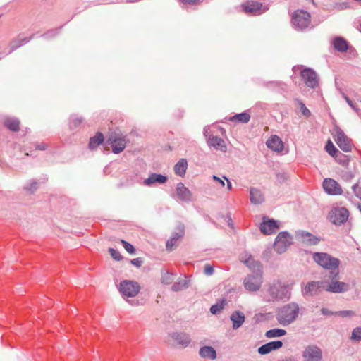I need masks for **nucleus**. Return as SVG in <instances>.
<instances>
[{"instance_id": "1", "label": "nucleus", "mask_w": 361, "mask_h": 361, "mask_svg": "<svg viewBox=\"0 0 361 361\" xmlns=\"http://www.w3.org/2000/svg\"><path fill=\"white\" fill-rule=\"evenodd\" d=\"M241 261L250 268L257 267V271H260V265L256 262L251 256H249L246 259H244L243 257L241 256ZM262 283V274L260 272H257L255 274L250 275L245 279L244 286L249 291H256L259 289Z\"/></svg>"}, {"instance_id": "2", "label": "nucleus", "mask_w": 361, "mask_h": 361, "mask_svg": "<svg viewBox=\"0 0 361 361\" xmlns=\"http://www.w3.org/2000/svg\"><path fill=\"white\" fill-rule=\"evenodd\" d=\"M298 312L299 307L298 305L294 303L288 304L279 310L276 315V319L280 324L286 326L295 320Z\"/></svg>"}, {"instance_id": "3", "label": "nucleus", "mask_w": 361, "mask_h": 361, "mask_svg": "<svg viewBox=\"0 0 361 361\" xmlns=\"http://www.w3.org/2000/svg\"><path fill=\"white\" fill-rule=\"evenodd\" d=\"M310 14L304 10H296L291 16V22L298 30L307 28L310 23Z\"/></svg>"}, {"instance_id": "4", "label": "nucleus", "mask_w": 361, "mask_h": 361, "mask_svg": "<svg viewBox=\"0 0 361 361\" xmlns=\"http://www.w3.org/2000/svg\"><path fill=\"white\" fill-rule=\"evenodd\" d=\"M313 259L319 265L326 269H337L340 263L337 258L324 252L315 253Z\"/></svg>"}, {"instance_id": "5", "label": "nucleus", "mask_w": 361, "mask_h": 361, "mask_svg": "<svg viewBox=\"0 0 361 361\" xmlns=\"http://www.w3.org/2000/svg\"><path fill=\"white\" fill-rule=\"evenodd\" d=\"M140 290L139 283L136 281L125 280L121 282L119 291L126 297L133 298L136 296Z\"/></svg>"}, {"instance_id": "6", "label": "nucleus", "mask_w": 361, "mask_h": 361, "mask_svg": "<svg viewBox=\"0 0 361 361\" xmlns=\"http://www.w3.org/2000/svg\"><path fill=\"white\" fill-rule=\"evenodd\" d=\"M107 142L111 146L112 151L115 154L123 152L127 143L125 136L116 133H113L109 135Z\"/></svg>"}, {"instance_id": "7", "label": "nucleus", "mask_w": 361, "mask_h": 361, "mask_svg": "<svg viewBox=\"0 0 361 361\" xmlns=\"http://www.w3.org/2000/svg\"><path fill=\"white\" fill-rule=\"evenodd\" d=\"M349 216V212L345 207H334L329 214V219L334 224L345 223Z\"/></svg>"}, {"instance_id": "8", "label": "nucleus", "mask_w": 361, "mask_h": 361, "mask_svg": "<svg viewBox=\"0 0 361 361\" xmlns=\"http://www.w3.org/2000/svg\"><path fill=\"white\" fill-rule=\"evenodd\" d=\"M334 140L338 146L343 152H349L352 150L351 140L348 136L340 129H336L334 134Z\"/></svg>"}, {"instance_id": "9", "label": "nucleus", "mask_w": 361, "mask_h": 361, "mask_svg": "<svg viewBox=\"0 0 361 361\" xmlns=\"http://www.w3.org/2000/svg\"><path fill=\"white\" fill-rule=\"evenodd\" d=\"M292 238L286 232L280 233L276 238V240L274 245L275 250L278 253H282L285 252L287 247L291 243Z\"/></svg>"}, {"instance_id": "10", "label": "nucleus", "mask_w": 361, "mask_h": 361, "mask_svg": "<svg viewBox=\"0 0 361 361\" xmlns=\"http://www.w3.org/2000/svg\"><path fill=\"white\" fill-rule=\"evenodd\" d=\"M304 361H321L322 353L317 345H311L305 348L302 353Z\"/></svg>"}, {"instance_id": "11", "label": "nucleus", "mask_w": 361, "mask_h": 361, "mask_svg": "<svg viewBox=\"0 0 361 361\" xmlns=\"http://www.w3.org/2000/svg\"><path fill=\"white\" fill-rule=\"evenodd\" d=\"M301 77L305 85L310 88H314L319 84L317 74L311 68L302 70L301 71Z\"/></svg>"}, {"instance_id": "12", "label": "nucleus", "mask_w": 361, "mask_h": 361, "mask_svg": "<svg viewBox=\"0 0 361 361\" xmlns=\"http://www.w3.org/2000/svg\"><path fill=\"white\" fill-rule=\"evenodd\" d=\"M324 191L331 195H340L343 193L341 186L332 178H325L323 181Z\"/></svg>"}, {"instance_id": "13", "label": "nucleus", "mask_w": 361, "mask_h": 361, "mask_svg": "<svg viewBox=\"0 0 361 361\" xmlns=\"http://www.w3.org/2000/svg\"><path fill=\"white\" fill-rule=\"evenodd\" d=\"M325 290L323 281H310L304 288V293L307 295H316Z\"/></svg>"}, {"instance_id": "14", "label": "nucleus", "mask_w": 361, "mask_h": 361, "mask_svg": "<svg viewBox=\"0 0 361 361\" xmlns=\"http://www.w3.org/2000/svg\"><path fill=\"white\" fill-rule=\"evenodd\" d=\"M283 346V343L281 341H275L269 342L258 348V353L260 355H266L273 350H278Z\"/></svg>"}, {"instance_id": "15", "label": "nucleus", "mask_w": 361, "mask_h": 361, "mask_svg": "<svg viewBox=\"0 0 361 361\" xmlns=\"http://www.w3.org/2000/svg\"><path fill=\"white\" fill-rule=\"evenodd\" d=\"M278 228V224L276 221L274 220H266L265 218H263V222L260 226V230L262 233L266 235H270L274 233Z\"/></svg>"}, {"instance_id": "16", "label": "nucleus", "mask_w": 361, "mask_h": 361, "mask_svg": "<svg viewBox=\"0 0 361 361\" xmlns=\"http://www.w3.org/2000/svg\"><path fill=\"white\" fill-rule=\"evenodd\" d=\"M242 10L246 13H255L259 11L262 7V3L255 1H247L241 5Z\"/></svg>"}, {"instance_id": "17", "label": "nucleus", "mask_w": 361, "mask_h": 361, "mask_svg": "<svg viewBox=\"0 0 361 361\" xmlns=\"http://www.w3.org/2000/svg\"><path fill=\"white\" fill-rule=\"evenodd\" d=\"M176 194L178 197L182 201L188 202L191 200V192L182 183H179L177 184Z\"/></svg>"}, {"instance_id": "18", "label": "nucleus", "mask_w": 361, "mask_h": 361, "mask_svg": "<svg viewBox=\"0 0 361 361\" xmlns=\"http://www.w3.org/2000/svg\"><path fill=\"white\" fill-rule=\"evenodd\" d=\"M267 147L276 152H281L283 149L282 140L276 135L270 137L267 141Z\"/></svg>"}, {"instance_id": "19", "label": "nucleus", "mask_w": 361, "mask_h": 361, "mask_svg": "<svg viewBox=\"0 0 361 361\" xmlns=\"http://www.w3.org/2000/svg\"><path fill=\"white\" fill-rule=\"evenodd\" d=\"M348 289V285L343 282L332 281L325 286V290L332 293H342Z\"/></svg>"}, {"instance_id": "20", "label": "nucleus", "mask_w": 361, "mask_h": 361, "mask_svg": "<svg viewBox=\"0 0 361 361\" xmlns=\"http://www.w3.org/2000/svg\"><path fill=\"white\" fill-rule=\"evenodd\" d=\"M208 144L216 149H219L222 152H225L226 150V145L224 140L217 136H210L208 140Z\"/></svg>"}, {"instance_id": "21", "label": "nucleus", "mask_w": 361, "mask_h": 361, "mask_svg": "<svg viewBox=\"0 0 361 361\" xmlns=\"http://www.w3.org/2000/svg\"><path fill=\"white\" fill-rule=\"evenodd\" d=\"M334 48L340 52H346L348 49V42L341 37H336L332 42Z\"/></svg>"}, {"instance_id": "22", "label": "nucleus", "mask_w": 361, "mask_h": 361, "mask_svg": "<svg viewBox=\"0 0 361 361\" xmlns=\"http://www.w3.org/2000/svg\"><path fill=\"white\" fill-rule=\"evenodd\" d=\"M172 338L177 345H179L183 348L187 347L191 341L190 336L183 333L175 334L172 336Z\"/></svg>"}, {"instance_id": "23", "label": "nucleus", "mask_w": 361, "mask_h": 361, "mask_svg": "<svg viewBox=\"0 0 361 361\" xmlns=\"http://www.w3.org/2000/svg\"><path fill=\"white\" fill-rule=\"evenodd\" d=\"M300 240L307 245H317L319 242V239L317 238L316 236L313 235L312 234L308 233L302 231L299 234Z\"/></svg>"}, {"instance_id": "24", "label": "nucleus", "mask_w": 361, "mask_h": 361, "mask_svg": "<svg viewBox=\"0 0 361 361\" xmlns=\"http://www.w3.org/2000/svg\"><path fill=\"white\" fill-rule=\"evenodd\" d=\"M233 322V328L234 329H238L245 322V315L243 312L235 311L230 317Z\"/></svg>"}, {"instance_id": "25", "label": "nucleus", "mask_w": 361, "mask_h": 361, "mask_svg": "<svg viewBox=\"0 0 361 361\" xmlns=\"http://www.w3.org/2000/svg\"><path fill=\"white\" fill-rule=\"evenodd\" d=\"M167 180V178L161 174L152 173L148 178L144 180V184L150 185L155 183H164Z\"/></svg>"}, {"instance_id": "26", "label": "nucleus", "mask_w": 361, "mask_h": 361, "mask_svg": "<svg viewBox=\"0 0 361 361\" xmlns=\"http://www.w3.org/2000/svg\"><path fill=\"white\" fill-rule=\"evenodd\" d=\"M250 201L252 204H259L264 202V197L261 191L257 188H251L250 191Z\"/></svg>"}, {"instance_id": "27", "label": "nucleus", "mask_w": 361, "mask_h": 361, "mask_svg": "<svg viewBox=\"0 0 361 361\" xmlns=\"http://www.w3.org/2000/svg\"><path fill=\"white\" fill-rule=\"evenodd\" d=\"M200 355L202 358L214 360L216 357V350L211 346H204L200 348Z\"/></svg>"}, {"instance_id": "28", "label": "nucleus", "mask_w": 361, "mask_h": 361, "mask_svg": "<svg viewBox=\"0 0 361 361\" xmlns=\"http://www.w3.org/2000/svg\"><path fill=\"white\" fill-rule=\"evenodd\" d=\"M188 163L185 159H180L174 166L175 173L180 176H183L186 172Z\"/></svg>"}, {"instance_id": "29", "label": "nucleus", "mask_w": 361, "mask_h": 361, "mask_svg": "<svg viewBox=\"0 0 361 361\" xmlns=\"http://www.w3.org/2000/svg\"><path fill=\"white\" fill-rule=\"evenodd\" d=\"M104 141V135L102 133H97L95 136L90 138L89 147L90 149H96Z\"/></svg>"}, {"instance_id": "30", "label": "nucleus", "mask_w": 361, "mask_h": 361, "mask_svg": "<svg viewBox=\"0 0 361 361\" xmlns=\"http://www.w3.org/2000/svg\"><path fill=\"white\" fill-rule=\"evenodd\" d=\"M188 287V281L185 278L178 279L172 286L171 289L175 292H178Z\"/></svg>"}, {"instance_id": "31", "label": "nucleus", "mask_w": 361, "mask_h": 361, "mask_svg": "<svg viewBox=\"0 0 361 361\" xmlns=\"http://www.w3.org/2000/svg\"><path fill=\"white\" fill-rule=\"evenodd\" d=\"M250 119V116L246 112L240 113L232 116L230 120L231 121H237L238 123H247Z\"/></svg>"}, {"instance_id": "32", "label": "nucleus", "mask_w": 361, "mask_h": 361, "mask_svg": "<svg viewBox=\"0 0 361 361\" xmlns=\"http://www.w3.org/2000/svg\"><path fill=\"white\" fill-rule=\"evenodd\" d=\"M4 125L12 131H18L19 130L20 122L17 119L7 118L4 121Z\"/></svg>"}, {"instance_id": "33", "label": "nucleus", "mask_w": 361, "mask_h": 361, "mask_svg": "<svg viewBox=\"0 0 361 361\" xmlns=\"http://www.w3.org/2000/svg\"><path fill=\"white\" fill-rule=\"evenodd\" d=\"M286 334V331L284 329H274L267 331L265 334L267 338H275V337H281L284 336Z\"/></svg>"}, {"instance_id": "34", "label": "nucleus", "mask_w": 361, "mask_h": 361, "mask_svg": "<svg viewBox=\"0 0 361 361\" xmlns=\"http://www.w3.org/2000/svg\"><path fill=\"white\" fill-rule=\"evenodd\" d=\"M185 234V226L183 224L180 223L177 228L176 231L172 234L171 238H175L177 241L179 238H182Z\"/></svg>"}, {"instance_id": "35", "label": "nucleus", "mask_w": 361, "mask_h": 361, "mask_svg": "<svg viewBox=\"0 0 361 361\" xmlns=\"http://www.w3.org/2000/svg\"><path fill=\"white\" fill-rule=\"evenodd\" d=\"M325 148L326 152L332 157H337V154L339 152L330 140L326 142Z\"/></svg>"}, {"instance_id": "36", "label": "nucleus", "mask_w": 361, "mask_h": 361, "mask_svg": "<svg viewBox=\"0 0 361 361\" xmlns=\"http://www.w3.org/2000/svg\"><path fill=\"white\" fill-rule=\"evenodd\" d=\"M226 302L224 300H223L220 303L215 304L212 305L210 308V312L212 314H216L219 312H221L224 306L226 305Z\"/></svg>"}, {"instance_id": "37", "label": "nucleus", "mask_w": 361, "mask_h": 361, "mask_svg": "<svg viewBox=\"0 0 361 361\" xmlns=\"http://www.w3.org/2000/svg\"><path fill=\"white\" fill-rule=\"evenodd\" d=\"M350 338L355 341H361V326L353 329Z\"/></svg>"}, {"instance_id": "38", "label": "nucleus", "mask_w": 361, "mask_h": 361, "mask_svg": "<svg viewBox=\"0 0 361 361\" xmlns=\"http://www.w3.org/2000/svg\"><path fill=\"white\" fill-rule=\"evenodd\" d=\"M27 42V39L25 38L22 39H16L12 42L11 46V50L14 51L17 48L20 47L22 44H25Z\"/></svg>"}, {"instance_id": "39", "label": "nucleus", "mask_w": 361, "mask_h": 361, "mask_svg": "<svg viewBox=\"0 0 361 361\" xmlns=\"http://www.w3.org/2000/svg\"><path fill=\"white\" fill-rule=\"evenodd\" d=\"M121 243L123 244L125 250L130 254H134L135 253V248L134 247L130 244L129 243H128L127 241L124 240H121Z\"/></svg>"}, {"instance_id": "40", "label": "nucleus", "mask_w": 361, "mask_h": 361, "mask_svg": "<svg viewBox=\"0 0 361 361\" xmlns=\"http://www.w3.org/2000/svg\"><path fill=\"white\" fill-rule=\"evenodd\" d=\"M109 252L110 255L111 256V257L114 259H115L116 261H120L122 259V257H121L120 252L118 251L114 250V248H109Z\"/></svg>"}, {"instance_id": "41", "label": "nucleus", "mask_w": 361, "mask_h": 361, "mask_svg": "<svg viewBox=\"0 0 361 361\" xmlns=\"http://www.w3.org/2000/svg\"><path fill=\"white\" fill-rule=\"evenodd\" d=\"M301 113L306 117H309L311 114L310 110L305 106V104L301 101H298Z\"/></svg>"}, {"instance_id": "42", "label": "nucleus", "mask_w": 361, "mask_h": 361, "mask_svg": "<svg viewBox=\"0 0 361 361\" xmlns=\"http://www.w3.org/2000/svg\"><path fill=\"white\" fill-rule=\"evenodd\" d=\"M355 195L361 200V183H357L353 187Z\"/></svg>"}, {"instance_id": "43", "label": "nucleus", "mask_w": 361, "mask_h": 361, "mask_svg": "<svg viewBox=\"0 0 361 361\" xmlns=\"http://www.w3.org/2000/svg\"><path fill=\"white\" fill-rule=\"evenodd\" d=\"M162 283L169 284L173 281V275L169 273H166L162 276Z\"/></svg>"}, {"instance_id": "44", "label": "nucleus", "mask_w": 361, "mask_h": 361, "mask_svg": "<svg viewBox=\"0 0 361 361\" xmlns=\"http://www.w3.org/2000/svg\"><path fill=\"white\" fill-rule=\"evenodd\" d=\"M176 242L175 238H171L169 239L166 244V249L169 251L172 250Z\"/></svg>"}, {"instance_id": "45", "label": "nucleus", "mask_w": 361, "mask_h": 361, "mask_svg": "<svg viewBox=\"0 0 361 361\" xmlns=\"http://www.w3.org/2000/svg\"><path fill=\"white\" fill-rule=\"evenodd\" d=\"M213 272H214V268L211 264H207L204 265V273L206 275H212L213 274Z\"/></svg>"}, {"instance_id": "46", "label": "nucleus", "mask_w": 361, "mask_h": 361, "mask_svg": "<svg viewBox=\"0 0 361 361\" xmlns=\"http://www.w3.org/2000/svg\"><path fill=\"white\" fill-rule=\"evenodd\" d=\"M344 99L346 101V102L349 104V106L353 109L356 112H358L359 109L354 105L353 102L347 96L344 95Z\"/></svg>"}, {"instance_id": "47", "label": "nucleus", "mask_w": 361, "mask_h": 361, "mask_svg": "<svg viewBox=\"0 0 361 361\" xmlns=\"http://www.w3.org/2000/svg\"><path fill=\"white\" fill-rule=\"evenodd\" d=\"M142 262L140 258H135L131 260V264L135 265L137 267H140L142 264Z\"/></svg>"}, {"instance_id": "48", "label": "nucleus", "mask_w": 361, "mask_h": 361, "mask_svg": "<svg viewBox=\"0 0 361 361\" xmlns=\"http://www.w3.org/2000/svg\"><path fill=\"white\" fill-rule=\"evenodd\" d=\"M213 179L217 182L221 186L224 187L225 185V182L223 179L217 177L216 176H213Z\"/></svg>"}, {"instance_id": "49", "label": "nucleus", "mask_w": 361, "mask_h": 361, "mask_svg": "<svg viewBox=\"0 0 361 361\" xmlns=\"http://www.w3.org/2000/svg\"><path fill=\"white\" fill-rule=\"evenodd\" d=\"M339 314L342 317H347L352 314V312L350 311H342L339 312Z\"/></svg>"}, {"instance_id": "50", "label": "nucleus", "mask_w": 361, "mask_h": 361, "mask_svg": "<svg viewBox=\"0 0 361 361\" xmlns=\"http://www.w3.org/2000/svg\"><path fill=\"white\" fill-rule=\"evenodd\" d=\"M223 178L224 180H226V182H227V189H228V190H229V191L231 190H232V185H231V182L229 181V180L228 178H226L225 176H224Z\"/></svg>"}, {"instance_id": "51", "label": "nucleus", "mask_w": 361, "mask_h": 361, "mask_svg": "<svg viewBox=\"0 0 361 361\" xmlns=\"http://www.w3.org/2000/svg\"><path fill=\"white\" fill-rule=\"evenodd\" d=\"M197 0H181V1L188 4H195Z\"/></svg>"}, {"instance_id": "52", "label": "nucleus", "mask_w": 361, "mask_h": 361, "mask_svg": "<svg viewBox=\"0 0 361 361\" xmlns=\"http://www.w3.org/2000/svg\"><path fill=\"white\" fill-rule=\"evenodd\" d=\"M46 145L44 144H42V145H40L37 147V149H40V150H44L46 149Z\"/></svg>"}, {"instance_id": "53", "label": "nucleus", "mask_w": 361, "mask_h": 361, "mask_svg": "<svg viewBox=\"0 0 361 361\" xmlns=\"http://www.w3.org/2000/svg\"><path fill=\"white\" fill-rule=\"evenodd\" d=\"M358 208H359L360 211L361 212V205L360 204H358Z\"/></svg>"}, {"instance_id": "54", "label": "nucleus", "mask_w": 361, "mask_h": 361, "mask_svg": "<svg viewBox=\"0 0 361 361\" xmlns=\"http://www.w3.org/2000/svg\"><path fill=\"white\" fill-rule=\"evenodd\" d=\"M34 189L36 188V183H35V185L32 187Z\"/></svg>"}, {"instance_id": "55", "label": "nucleus", "mask_w": 361, "mask_h": 361, "mask_svg": "<svg viewBox=\"0 0 361 361\" xmlns=\"http://www.w3.org/2000/svg\"><path fill=\"white\" fill-rule=\"evenodd\" d=\"M360 31L361 32V23H360Z\"/></svg>"}]
</instances>
